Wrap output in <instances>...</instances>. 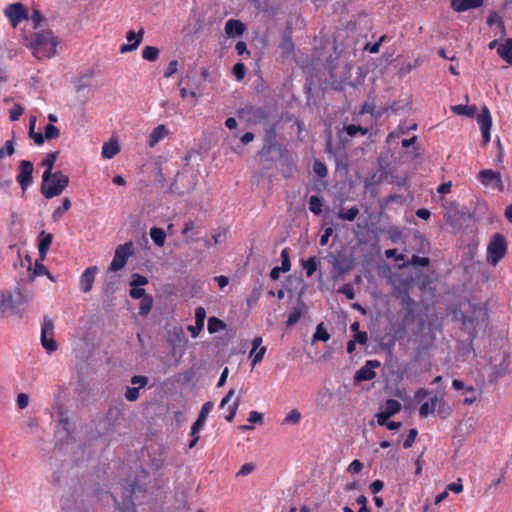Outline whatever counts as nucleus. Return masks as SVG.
<instances>
[{
	"label": "nucleus",
	"instance_id": "1",
	"mask_svg": "<svg viewBox=\"0 0 512 512\" xmlns=\"http://www.w3.org/2000/svg\"><path fill=\"white\" fill-rule=\"evenodd\" d=\"M24 43L38 60L55 56L59 39L51 30H37L24 37Z\"/></svg>",
	"mask_w": 512,
	"mask_h": 512
},
{
	"label": "nucleus",
	"instance_id": "2",
	"mask_svg": "<svg viewBox=\"0 0 512 512\" xmlns=\"http://www.w3.org/2000/svg\"><path fill=\"white\" fill-rule=\"evenodd\" d=\"M69 177L62 171H44L42 175L41 193L46 199L59 196L69 185Z\"/></svg>",
	"mask_w": 512,
	"mask_h": 512
},
{
	"label": "nucleus",
	"instance_id": "3",
	"mask_svg": "<svg viewBox=\"0 0 512 512\" xmlns=\"http://www.w3.org/2000/svg\"><path fill=\"white\" fill-rule=\"evenodd\" d=\"M29 298L17 288L14 293H3L0 301V313L3 316L17 315L22 316Z\"/></svg>",
	"mask_w": 512,
	"mask_h": 512
},
{
	"label": "nucleus",
	"instance_id": "4",
	"mask_svg": "<svg viewBox=\"0 0 512 512\" xmlns=\"http://www.w3.org/2000/svg\"><path fill=\"white\" fill-rule=\"evenodd\" d=\"M507 252V241L505 237L496 233L492 236L487 246V261L496 266L502 260Z\"/></svg>",
	"mask_w": 512,
	"mask_h": 512
},
{
	"label": "nucleus",
	"instance_id": "5",
	"mask_svg": "<svg viewBox=\"0 0 512 512\" xmlns=\"http://www.w3.org/2000/svg\"><path fill=\"white\" fill-rule=\"evenodd\" d=\"M437 412L440 415L447 416L450 414V408L442 396L437 393L430 395L429 400L424 402L419 408V416L426 418L429 414Z\"/></svg>",
	"mask_w": 512,
	"mask_h": 512
},
{
	"label": "nucleus",
	"instance_id": "6",
	"mask_svg": "<svg viewBox=\"0 0 512 512\" xmlns=\"http://www.w3.org/2000/svg\"><path fill=\"white\" fill-rule=\"evenodd\" d=\"M132 248V242L119 245L115 250L114 258L109 266V270L112 272H117L123 269L128 261V258L132 254Z\"/></svg>",
	"mask_w": 512,
	"mask_h": 512
},
{
	"label": "nucleus",
	"instance_id": "7",
	"mask_svg": "<svg viewBox=\"0 0 512 512\" xmlns=\"http://www.w3.org/2000/svg\"><path fill=\"white\" fill-rule=\"evenodd\" d=\"M41 344L47 353L57 350V344L54 340V324L53 321L45 317L41 327Z\"/></svg>",
	"mask_w": 512,
	"mask_h": 512
},
{
	"label": "nucleus",
	"instance_id": "8",
	"mask_svg": "<svg viewBox=\"0 0 512 512\" xmlns=\"http://www.w3.org/2000/svg\"><path fill=\"white\" fill-rule=\"evenodd\" d=\"M18 170L16 181L20 185L22 191L25 192L33 182V163L29 160H21L19 162Z\"/></svg>",
	"mask_w": 512,
	"mask_h": 512
},
{
	"label": "nucleus",
	"instance_id": "9",
	"mask_svg": "<svg viewBox=\"0 0 512 512\" xmlns=\"http://www.w3.org/2000/svg\"><path fill=\"white\" fill-rule=\"evenodd\" d=\"M4 14L10 21L13 28H16L18 24L28 19V11L21 3L9 4L5 7Z\"/></svg>",
	"mask_w": 512,
	"mask_h": 512
},
{
	"label": "nucleus",
	"instance_id": "10",
	"mask_svg": "<svg viewBox=\"0 0 512 512\" xmlns=\"http://www.w3.org/2000/svg\"><path fill=\"white\" fill-rule=\"evenodd\" d=\"M144 33L145 30L143 27H141L138 32L129 30L126 33V39L128 43L122 44L120 46V52L124 54L136 50L143 40Z\"/></svg>",
	"mask_w": 512,
	"mask_h": 512
},
{
	"label": "nucleus",
	"instance_id": "11",
	"mask_svg": "<svg viewBox=\"0 0 512 512\" xmlns=\"http://www.w3.org/2000/svg\"><path fill=\"white\" fill-rule=\"evenodd\" d=\"M477 122L479 124L484 144L490 141V130L492 127V117L487 106H483L481 114L478 116Z\"/></svg>",
	"mask_w": 512,
	"mask_h": 512
},
{
	"label": "nucleus",
	"instance_id": "12",
	"mask_svg": "<svg viewBox=\"0 0 512 512\" xmlns=\"http://www.w3.org/2000/svg\"><path fill=\"white\" fill-rule=\"evenodd\" d=\"M378 366H380V363L377 360L367 361L366 364L355 373L354 380L356 382L372 380L376 376L374 368Z\"/></svg>",
	"mask_w": 512,
	"mask_h": 512
},
{
	"label": "nucleus",
	"instance_id": "13",
	"mask_svg": "<svg viewBox=\"0 0 512 512\" xmlns=\"http://www.w3.org/2000/svg\"><path fill=\"white\" fill-rule=\"evenodd\" d=\"M478 178L483 185L487 187L495 186L501 190L502 181L501 174L499 172L491 169L482 170L479 172Z\"/></svg>",
	"mask_w": 512,
	"mask_h": 512
},
{
	"label": "nucleus",
	"instance_id": "14",
	"mask_svg": "<svg viewBox=\"0 0 512 512\" xmlns=\"http://www.w3.org/2000/svg\"><path fill=\"white\" fill-rule=\"evenodd\" d=\"M205 318H206V310L201 306L197 307L195 310L194 325H190L187 328L193 338L198 337L200 332L203 330Z\"/></svg>",
	"mask_w": 512,
	"mask_h": 512
},
{
	"label": "nucleus",
	"instance_id": "15",
	"mask_svg": "<svg viewBox=\"0 0 512 512\" xmlns=\"http://www.w3.org/2000/svg\"><path fill=\"white\" fill-rule=\"evenodd\" d=\"M97 271L96 266L88 267L83 271L80 277V288L84 293L91 291Z\"/></svg>",
	"mask_w": 512,
	"mask_h": 512
},
{
	"label": "nucleus",
	"instance_id": "16",
	"mask_svg": "<svg viewBox=\"0 0 512 512\" xmlns=\"http://www.w3.org/2000/svg\"><path fill=\"white\" fill-rule=\"evenodd\" d=\"M483 3L484 0H450L451 8L459 13L479 8Z\"/></svg>",
	"mask_w": 512,
	"mask_h": 512
},
{
	"label": "nucleus",
	"instance_id": "17",
	"mask_svg": "<svg viewBox=\"0 0 512 512\" xmlns=\"http://www.w3.org/2000/svg\"><path fill=\"white\" fill-rule=\"evenodd\" d=\"M52 241H53L52 234L46 233L45 231L40 232L39 237H38V251H39L41 261H43L45 259L47 252L50 249Z\"/></svg>",
	"mask_w": 512,
	"mask_h": 512
},
{
	"label": "nucleus",
	"instance_id": "18",
	"mask_svg": "<svg viewBox=\"0 0 512 512\" xmlns=\"http://www.w3.org/2000/svg\"><path fill=\"white\" fill-rule=\"evenodd\" d=\"M213 407H214V404L210 401L203 404L197 420L193 423V425L191 427V428H193L194 432L201 431L203 429L206 419H207V416L211 412Z\"/></svg>",
	"mask_w": 512,
	"mask_h": 512
},
{
	"label": "nucleus",
	"instance_id": "19",
	"mask_svg": "<svg viewBox=\"0 0 512 512\" xmlns=\"http://www.w3.org/2000/svg\"><path fill=\"white\" fill-rule=\"evenodd\" d=\"M169 130L163 124L155 127L148 137V145L150 147L156 146L161 140L168 136Z\"/></svg>",
	"mask_w": 512,
	"mask_h": 512
},
{
	"label": "nucleus",
	"instance_id": "20",
	"mask_svg": "<svg viewBox=\"0 0 512 512\" xmlns=\"http://www.w3.org/2000/svg\"><path fill=\"white\" fill-rule=\"evenodd\" d=\"M225 32L229 37L240 36L245 32V25L235 19H230L225 24Z\"/></svg>",
	"mask_w": 512,
	"mask_h": 512
},
{
	"label": "nucleus",
	"instance_id": "21",
	"mask_svg": "<svg viewBox=\"0 0 512 512\" xmlns=\"http://www.w3.org/2000/svg\"><path fill=\"white\" fill-rule=\"evenodd\" d=\"M120 151L119 144L117 141H109L102 147V157L105 159L113 158Z\"/></svg>",
	"mask_w": 512,
	"mask_h": 512
},
{
	"label": "nucleus",
	"instance_id": "22",
	"mask_svg": "<svg viewBox=\"0 0 512 512\" xmlns=\"http://www.w3.org/2000/svg\"><path fill=\"white\" fill-rule=\"evenodd\" d=\"M497 53L505 61L512 64V38L508 39L504 44L499 46Z\"/></svg>",
	"mask_w": 512,
	"mask_h": 512
},
{
	"label": "nucleus",
	"instance_id": "23",
	"mask_svg": "<svg viewBox=\"0 0 512 512\" xmlns=\"http://www.w3.org/2000/svg\"><path fill=\"white\" fill-rule=\"evenodd\" d=\"M359 214V209L357 206H353L349 209H340L337 213V217L340 219V220H346V221H354L356 219V217L358 216Z\"/></svg>",
	"mask_w": 512,
	"mask_h": 512
},
{
	"label": "nucleus",
	"instance_id": "24",
	"mask_svg": "<svg viewBox=\"0 0 512 512\" xmlns=\"http://www.w3.org/2000/svg\"><path fill=\"white\" fill-rule=\"evenodd\" d=\"M401 403L394 399H389L385 402L382 407V411H384L389 417L397 414L401 411Z\"/></svg>",
	"mask_w": 512,
	"mask_h": 512
},
{
	"label": "nucleus",
	"instance_id": "25",
	"mask_svg": "<svg viewBox=\"0 0 512 512\" xmlns=\"http://www.w3.org/2000/svg\"><path fill=\"white\" fill-rule=\"evenodd\" d=\"M150 237L157 246L162 247L165 243L166 233L162 228L153 227L150 229Z\"/></svg>",
	"mask_w": 512,
	"mask_h": 512
},
{
	"label": "nucleus",
	"instance_id": "26",
	"mask_svg": "<svg viewBox=\"0 0 512 512\" xmlns=\"http://www.w3.org/2000/svg\"><path fill=\"white\" fill-rule=\"evenodd\" d=\"M452 111L457 115L473 117L477 111L476 106L455 105L451 107Z\"/></svg>",
	"mask_w": 512,
	"mask_h": 512
},
{
	"label": "nucleus",
	"instance_id": "27",
	"mask_svg": "<svg viewBox=\"0 0 512 512\" xmlns=\"http://www.w3.org/2000/svg\"><path fill=\"white\" fill-rule=\"evenodd\" d=\"M225 327H226V325L222 320H220L216 317L208 318L207 328H208L209 333L213 334V333L219 332L220 330L225 329Z\"/></svg>",
	"mask_w": 512,
	"mask_h": 512
},
{
	"label": "nucleus",
	"instance_id": "28",
	"mask_svg": "<svg viewBox=\"0 0 512 512\" xmlns=\"http://www.w3.org/2000/svg\"><path fill=\"white\" fill-rule=\"evenodd\" d=\"M318 260L315 256L302 261V267L306 271L307 277H311L317 270Z\"/></svg>",
	"mask_w": 512,
	"mask_h": 512
},
{
	"label": "nucleus",
	"instance_id": "29",
	"mask_svg": "<svg viewBox=\"0 0 512 512\" xmlns=\"http://www.w3.org/2000/svg\"><path fill=\"white\" fill-rule=\"evenodd\" d=\"M70 207H71L70 199L67 197L64 198L62 201V204L54 210V212L52 214L53 220L58 221L62 217V215L70 209Z\"/></svg>",
	"mask_w": 512,
	"mask_h": 512
},
{
	"label": "nucleus",
	"instance_id": "30",
	"mask_svg": "<svg viewBox=\"0 0 512 512\" xmlns=\"http://www.w3.org/2000/svg\"><path fill=\"white\" fill-rule=\"evenodd\" d=\"M322 199L317 195H312L309 198V209L315 215H320L322 213Z\"/></svg>",
	"mask_w": 512,
	"mask_h": 512
},
{
	"label": "nucleus",
	"instance_id": "31",
	"mask_svg": "<svg viewBox=\"0 0 512 512\" xmlns=\"http://www.w3.org/2000/svg\"><path fill=\"white\" fill-rule=\"evenodd\" d=\"M153 298L150 295H147L141 299L139 314L142 316L148 315L153 307Z\"/></svg>",
	"mask_w": 512,
	"mask_h": 512
},
{
	"label": "nucleus",
	"instance_id": "32",
	"mask_svg": "<svg viewBox=\"0 0 512 512\" xmlns=\"http://www.w3.org/2000/svg\"><path fill=\"white\" fill-rule=\"evenodd\" d=\"M142 57L150 62L156 61L159 57V49L154 46H146L142 50Z\"/></svg>",
	"mask_w": 512,
	"mask_h": 512
},
{
	"label": "nucleus",
	"instance_id": "33",
	"mask_svg": "<svg viewBox=\"0 0 512 512\" xmlns=\"http://www.w3.org/2000/svg\"><path fill=\"white\" fill-rule=\"evenodd\" d=\"M44 20V16L38 11L34 10L31 15L28 14L27 21L28 24L32 25V27L37 31V29L41 26V23Z\"/></svg>",
	"mask_w": 512,
	"mask_h": 512
},
{
	"label": "nucleus",
	"instance_id": "34",
	"mask_svg": "<svg viewBox=\"0 0 512 512\" xmlns=\"http://www.w3.org/2000/svg\"><path fill=\"white\" fill-rule=\"evenodd\" d=\"M58 152H51L46 155V157L42 160L41 166L45 167V171L53 172V167L58 158Z\"/></svg>",
	"mask_w": 512,
	"mask_h": 512
},
{
	"label": "nucleus",
	"instance_id": "35",
	"mask_svg": "<svg viewBox=\"0 0 512 512\" xmlns=\"http://www.w3.org/2000/svg\"><path fill=\"white\" fill-rule=\"evenodd\" d=\"M15 152V141L14 139L7 140L5 144L0 148V159L9 157Z\"/></svg>",
	"mask_w": 512,
	"mask_h": 512
},
{
	"label": "nucleus",
	"instance_id": "36",
	"mask_svg": "<svg viewBox=\"0 0 512 512\" xmlns=\"http://www.w3.org/2000/svg\"><path fill=\"white\" fill-rule=\"evenodd\" d=\"M330 339V334L326 331V329L323 326V323H320L317 328L316 332L313 335V342L315 341H328Z\"/></svg>",
	"mask_w": 512,
	"mask_h": 512
},
{
	"label": "nucleus",
	"instance_id": "37",
	"mask_svg": "<svg viewBox=\"0 0 512 512\" xmlns=\"http://www.w3.org/2000/svg\"><path fill=\"white\" fill-rule=\"evenodd\" d=\"M487 24L489 26L497 25L501 29V33L504 34V23L502 18L496 13L491 12L487 17Z\"/></svg>",
	"mask_w": 512,
	"mask_h": 512
},
{
	"label": "nucleus",
	"instance_id": "38",
	"mask_svg": "<svg viewBox=\"0 0 512 512\" xmlns=\"http://www.w3.org/2000/svg\"><path fill=\"white\" fill-rule=\"evenodd\" d=\"M344 129L346 133L351 137H354L357 133H360L361 135H366L368 133V129L360 125L351 124L345 126Z\"/></svg>",
	"mask_w": 512,
	"mask_h": 512
},
{
	"label": "nucleus",
	"instance_id": "39",
	"mask_svg": "<svg viewBox=\"0 0 512 512\" xmlns=\"http://www.w3.org/2000/svg\"><path fill=\"white\" fill-rule=\"evenodd\" d=\"M60 130L54 126L52 123L46 125L44 129V136L46 140H51L59 137Z\"/></svg>",
	"mask_w": 512,
	"mask_h": 512
},
{
	"label": "nucleus",
	"instance_id": "40",
	"mask_svg": "<svg viewBox=\"0 0 512 512\" xmlns=\"http://www.w3.org/2000/svg\"><path fill=\"white\" fill-rule=\"evenodd\" d=\"M281 270L282 272H288L291 269L290 257L288 249L285 248L281 251Z\"/></svg>",
	"mask_w": 512,
	"mask_h": 512
},
{
	"label": "nucleus",
	"instance_id": "41",
	"mask_svg": "<svg viewBox=\"0 0 512 512\" xmlns=\"http://www.w3.org/2000/svg\"><path fill=\"white\" fill-rule=\"evenodd\" d=\"M301 419V413L296 410V409H293L292 411H290L285 419H284V423L285 424H297Z\"/></svg>",
	"mask_w": 512,
	"mask_h": 512
},
{
	"label": "nucleus",
	"instance_id": "42",
	"mask_svg": "<svg viewBox=\"0 0 512 512\" xmlns=\"http://www.w3.org/2000/svg\"><path fill=\"white\" fill-rule=\"evenodd\" d=\"M280 47L285 54H290L294 49V44L290 36L285 35L282 39Z\"/></svg>",
	"mask_w": 512,
	"mask_h": 512
},
{
	"label": "nucleus",
	"instance_id": "43",
	"mask_svg": "<svg viewBox=\"0 0 512 512\" xmlns=\"http://www.w3.org/2000/svg\"><path fill=\"white\" fill-rule=\"evenodd\" d=\"M301 316H302L301 309L300 308H294V310L290 313V315L288 317L287 325L288 326H293L294 324H296L299 321Z\"/></svg>",
	"mask_w": 512,
	"mask_h": 512
},
{
	"label": "nucleus",
	"instance_id": "44",
	"mask_svg": "<svg viewBox=\"0 0 512 512\" xmlns=\"http://www.w3.org/2000/svg\"><path fill=\"white\" fill-rule=\"evenodd\" d=\"M146 284H148V279L145 276L138 273L132 275L130 286H144Z\"/></svg>",
	"mask_w": 512,
	"mask_h": 512
},
{
	"label": "nucleus",
	"instance_id": "45",
	"mask_svg": "<svg viewBox=\"0 0 512 512\" xmlns=\"http://www.w3.org/2000/svg\"><path fill=\"white\" fill-rule=\"evenodd\" d=\"M339 293L345 295L348 299L352 300L355 298V291L351 284H344L339 290Z\"/></svg>",
	"mask_w": 512,
	"mask_h": 512
},
{
	"label": "nucleus",
	"instance_id": "46",
	"mask_svg": "<svg viewBox=\"0 0 512 512\" xmlns=\"http://www.w3.org/2000/svg\"><path fill=\"white\" fill-rule=\"evenodd\" d=\"M140 387H127L125 397L128 401H136L139 398Z\"/></svg>",
	"mask_w": 512,
	"mask_h": 512
},
{
	"label": "nucleus",
	"instance_id": "47",
	"mask_svg": "<svg viewBox=\"0 0 512 512\" xmlns=\"http://www.w3.org/2000/svg\"><path fill=\"white\" fill-rule=\"evenodd\" d=\"M313 170L315 174L320 178H323L327 175V168L325 164L320 161H315Z\"/></svg>",
	"mask_w": 512,
	"mask_h": 512
},
{
	"label": "nucleus",
	"instance_id": "48",
	"mask_svg": "<svg viewBox=\"0 0 512 512\" xmlns=\"http://www.w3.org/2000/svg\"><path fill=\"white\" fill-rule=\"evenodd\" d=\"M417 434H418V432L416 429L412 428L409 430L407 438L405 439V441L403 443V447L405 449H408L413 445V443L415 442V439L417 437Z\"/></svg>",
	"mask_w": 512,
	"mask_h": 512
},
{
	"label": "nucleus",
	"instance_id": "49",
	"mask_svg": "<svg viewBox=\"0 0 512 512\" xmlns=\"http://www.w3.org/2000/svg\"><path fill=\"white\" fill-rule=\"evenodd\" d=\"M130 296L134 299H142L147 296L145 294V289L142 286H131Z\"/></svg>",
	"mask_w": 512,
	"mask_h": 512
},
{
	"label": "nucleus",
	"instance_id": "50",
	"mask_svg": "<svg viewBox=\"0 0 512 512\" xmlns=\"http://www.w3.org/2000/svg\"><path fill=\"white\" fill-rule=\"evenodd\" d=\"M255 470V465L253 463H245L241 466L240 470L237 472L236 476H247L251 474Z\"/></svg>",
	"mask_w": 512,
	"mask_h": 512
},
{
	"label": "nucleus",
	"instance_id": "51",
	"mask_svg": "<svg viewBox=\"0 0 512 512\" xmlns=\"http://www.w3.org/2000/svg\"><path fill=\"white\" fill-rule=\"evenodd\" d=\"M24 109L21 105L15 104L13 108L10 110V119L12 121H16L23 114Z\"/></svg>",
	"mask_w": 512,
	"mask_h": 512
},
{
	"label": "nucleus",
	"instance_id": "52",
	"mask_svg": "<svg viewBox=\"0 0 512 512\" xmlns=\"http://www.w3.org/2000/svg\"><path fill=\"white\" fill-rule=\"evenodd\" d=\"M233 73L237 80H242L245 76V65L243 63H237L233 67Z\"/></svg>",
	"mask_w": 512,
	"mask_h": 512
},
{
	"label": "nucleus",
	"instance_id": "53",
	"mask_svg": "<svg viewBox=\"0 0 512 512\" xmlns=\"http://www.w3.org/2000/svg\"><path fill=\"white\" fill-rule=\"evenodd\" d=\"M362 468H363L362 462L356 459L350 463V465L348 467V472L351 474H358L361 472Z\"/></svg>",
	"mask_w": 512,
	"mask_h": 512
},
{
	"label": "nucleus",
	"instance_id": "54",
	"mask_svg": "<svg viewBox=\"0 0 512 512\" xmlns=\"http://www.w3.org/2000/svg\"><path fill=\"white\" fill-rule=\"evenodd\" d=\"M446 490L452 491L456 494L461 493L463 491L461 479L459 478L457 481L448 484Z\"/></svg>",
	"mask_w": 512,
	"mask_h": 512
},
{
	"label": "nucleus",
	"instance_id": "55",
	"mask_svg": "<svg viewBox=\"0 0 512 512\" xmlns=\"http://www.w3.org/2000/svg\"><path fill=\"white\" fill-rule=\"evenodd\" d=\"M240 404V399L237 398L234 403L232 404V406L230 407V412L229 414L225 417V419L228 421V422H232L236 416V413H237V409H238V406Z\"/></svg>",
	"mask_w": 512,
	"mask_h": 512
},
{
	"label": "nucleus",
	"instance_id": "56",
	"mask_svg": "<svg viewBox=\"0 0 512 512\" xmlns=\"http://www.w3.org/2000/svg\"><path fill=\"white\" fill-rule=\"evenodd\" d=\"M177 70H178V62L176 60H172L169 62L167 70L164 73V76L166 78H169L172 75H174L177 72Z\"/></svg>",
	"mask_w": 512,
	"mask_h": 512
},
{
	"label": "nucleus",
	"instance_id": "57",
	"mask_svg": "<svg viewBox=\"0 0 512 512\" xmlns=\"http://www.w3.org/2000/svg\"><path fill=\"white\" fill-rule=\"evenodd\" d=\"M29 404V396L25 393H20L17 397V406L19 409H25Z\"/></svg>",
	"mask_w": 512,
	"mask_h": 512
},
{
	"label": "nucleus",
	"instance_id": "58",
	"mask_svg": "<svg viewBox=\"0 0 512 512\" xmlns=\"http://www.w3.org/2000/svg\"><path fill=\"white\" fill-rule=\"evenodd\" d=\"M266 352V348L265 347H261L259 349V351H255L254 355L252 356L253 359H252V367L254 368L259 362L262 361L263 357H264V354Z\"/></svg>",
	"mask_w": 512,
	"mask_h": 512
},
{
	"label": "nucleus",
	"instance_id": "59",
	"mask_svg": "<svg viewBox=\"0 0 512 512\" xmlns=\"http://www.w3.org/2000/svg\"><path fill=\"white\" fill-rule=\"evenodd\" d=\"M384 488V483L383 481L381 480H375L373 481L370 486H369V489L371 490V492L373 494H377L379 493L382 489Z\"/></svg>",
	"mask_w": 512,
	"mask_h": 512
},
{
	"label": "nucleus",
	"instance_id": "60",
	"mask_svg": "<svg viewBox=\"0 0 512 512\" xmlns=\"http://www.w3.org/2000/svg\"><path fill=\"white\" fill-rule=\"evenodd\" d=\"M375 417L379 426H386L388 419L390 418L384 411L378 412Z\"/></svg>",
	"mask_w": 512,
	"mask_h": 512
},
{
	"label": "nucleus",
	"instance_id": "61",
	"mask_svg": "<svg viewBox=\"0 0 512 512\" xmlns=\"http://www.w3.org/2000/svg\"><path fill=\"white\" fill-rule=\"evenodd\" d=\"M263 415L257 411H251L248 416V421L251 423H261Z\"/></svg>",
	"mask_w": 512,
	"mask_h": 512
},
{
	"label": "nucleus",
	"instance_id": "62",
	"mask_svg": "<svg viewBox=\"0 0 512 512\" xmlns=\"http://www.w3.org/2000/svg\"><path fill=\"white\" fill-rule=\"evenodd\" d=\"M33 274L35 276L46 275L48 274V269L43 264L36 262Z\"/></svg>",
	"mask_w": 512,
	"mask_h": 512
},
{
	"label": "nucleus",
	"instance_id": "63",
	"mask_svg": "<svg viewBox=\"0 0 512 512\" xmlns=\"http://www.w3.org/2000/svg\"><path fill=\"white\" fill-rule=\"evenodd\" d=\"M147 382H148V379L145 376H133L131 378V383L133 385H139L140 388L144 387L147 384Z\"/></svg>",
	"mask_w": 512,
	"mask_h": 512
},
{
	"label": "nucleus",
	"instance_id": "64",
	"mask_svg": "<svg viewBox=\"0 0 512 512\" xmlns=\"http://www.w3.org/2000/svg\"><path fill=\"white\" fill-rule=\"evenodd\" d=\"M412 263L414 265H419V266H427L429 264V259L426 258V257H419L417 255H414L412 257Z\"/></svg>",
	"mask_w": 512,
	"mask_h": 512
}]
</instances>
